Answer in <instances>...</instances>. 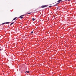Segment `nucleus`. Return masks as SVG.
<instances>
[{"label":"nucleus","mask_w":76,"mask_h":76,"mask_svg":"<svg viewBox=\"0 0 76 76\" xmlns=\"http://www.w3.org/2000/svg\"><path fill=\"white\" fill-rule=\"evenodd\" d=\"M35 19L34 18H32V20L33 21L35 20Z\"/></svg>","instance_id":"obj_8"},{"label":"nucleus","mask_w":76,"mask_h":76,"mask_svg":"<svg viewBox=\"0 0 76 76\" xmlns=\"http://www.w3.org/2000/svg\"><path fill=\"white\" fill-rule=\"evenodd\" d=\"M10 23V22H7L6 23H4L1 24L0 25H4V24H9Z\"/></svg>","instance_id":"obj_1"},{"label":"nucleus","mask_w":76,"mask_h":76,"mask_svg":"<svg viewBox=\"0 0 76 76\" xmlns=\"http://www.w3.org/2000/svg\"><path fill=\"white\" fill-rule=\"evenodd\" d=\"M25 16V15H21L20 17L19 18H20V19H22L23 18V16Z\"/></svg>","instance_id":"obj_4"},{"label":"nucleus","mask_w":76,"mask_h":76,"mask_svg":"<svg viewBox=\"0 0 76 76\" xmlns=\"http://www.w3.org/2000/svg\"><path fill=\"white\" fill-rule=\"evenodd\" d=\"M57 4H56L55 5H54L55 6H57Z\"/></svg>","instance_id":"obj_12"},{"label":"nucleus","mask_w":76,"mask_h":76,"mask_svg":"<svg viewBox=\"0 0 76 76\" xmlns=\"http://www.w3.org/2000/svg\"><path fill=\"white\" fill-rule=\"evenodd\" d=\"M31 13H32V12H31L30 13H27V15H29V14H31Z\"/></svg>","instance_id":"obj_7"},{"label":"nucleus","mask_w":76,"mask_h":76,"mask_svg":"<svg viewBox=\"0 0 76 76\" xmlns=\"http://www.w3.org/2000/svg\"><path fill=\"white\" fill-rule=\"evenodd\" d=\"M52 7V6H49V7Z\"/></svg>","instance_id":"obj_9"},{"label":"nucleus","mask_w":76,"mask_h":76,"mask_svg":"<svg viewBox=\"0 0 76 76\" xmlns=\"http://www.w3.org/2000/svg\"><path fill=\"white\" fill-rule=\"evenodd\" d=\"M57 9H58V8H57Z\"/></svg>","instance_id":"obj_17"},{"label":"nucleus","mask_w":76,"mask_h":76,"mask_svg":"<svg viewBox=\"0 0 76 76\" xmlns=\"http://www.w3.org/2000/svg\"><path fill=\"white\" fill-rule=\"evenodd\" d=\"M53 17H54V18H56V17H55V16H54V15H53Z\"/></svg>","instance_id":"obj_14"},{"label":"nucleus","mask_w":76,"mask_h":76,"mask_svg":"<svg viewBox=\"0 0 76 76\" xmlns=\"http://www.w3.org/2000/svg\"><path fill=\"white\" fill-rule=\"evenodd\" d=\"M13 23H14V22H13L12 23H11L10 25H12V24H13Z\"/></svg>","instance_id":"obj_6"},{"label":"nucleus","mask_w":76,"mask_h":76,"mask_svg":"<svg viewBox=\"0 0 76 76\" xmlns=\"http://www.w3.org/2000/svg\"><path fill=\"white\" fill-rule=\"evenodd\" d=\"M62 0H59L58 1H57V2H58L56 4L57 5V4H59V3H60V1H62Z\"/></svg>","instance_id":"obj_3"},{"label":"nucleus","mask_w":76,"mask_h":76,"mask_svg":"<svg viewBox=\"0 0 76 76\" xmlns=\"http://www.w3.org/2000/svg\"><path fill=\"white\" fill-rule=\"evenodd\" d=\"M48 6V5H43L41 7L42 8H44V7H47Z\"/></svg>","instance_id":"obj_2"},{"label":"nucleus","mask_w":76,"mask_h":76,"mask_svg":"<svg viewBox=\"0 0 76 76\" xmlns=\"http://www.w3.org/2000/svg\"><path fill=\"white\" fill-rule=\"evenodd\" d=\"M73 0L75 1V0Z\"/></svg>","instance_id":"obj_16"},{"label":"nucleus","mask_w":76,"mask_h":76,"mask_svg":"<svg viewBox=\"0 0 76 76\" xmlns=\"http://www.w3.org/2000/svg\"><path fill=\"white\" fill-rule=\"evenodd\" d=\"M71 0H68V1H71Z\"/></svg>","instance_id":"obj_13"},{"label":"nucleus","mask_w":76,"mask_h":76,"mask_svg":"<svg viewBox=\"0 0 76 76\" xmlns=\"http://www.w3.org/2000/svg\"><path fill=\"white\" fill-rule=\"evenodd\" d=\"M33 31H31V34H33Z\"/></svg>","instance_id":"obj_11"},{"label":"nucleus","mask_w":76,"mask_h":76,"mask_svg":"<svg viewBox=\"0 0 76 76\" xmlns=\"http://www.w3.org/2000/svg\"><path fill=\"white\" fill-rule=\"evenodd\" d=\"M0 51H1V49H0Z\"/></svg>","instance_id":"obj_15"},{"label":"nucleus","mask_w":76,"mask_h":76,"mask_svg":"<svg viewBox=\"0 0 76 76\" xmlns=\"http://www.w3.org/2000/svg\"><path fill=\"white\" fill-rule=\"evenodd\" d=\"M17 18H18V17H15V18H14L13 19V20H16V19H17Z\"/></svg>","instance_id":"obj_5"},{"label":"nucleus","mask_w":76,"mask_h":76,"mask_svg":"<svg viewBox=\"0 0 76 76\" xmlns=\"http://www.w3.org/2000/svg\"><path fill=\"white\" fill-rule=\"evenodd\" d=\"M26 72H27V73H29V71H26Z\"/></svg>","instance_id":"obj_10"}]
</instances>
